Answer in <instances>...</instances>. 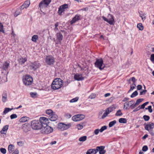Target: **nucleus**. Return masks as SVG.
<instances>
[{
	"instance_id": "412c9836",
	"label": "nucleus",
	"mask_w": 154,
	"mask_h": 154,
	"mask_svg": "<svg viewBox=\"0 0 154 154\" xmlns=\"http://www.w3.org/2000/svg\"><path fill=\"white\" fill-rule=\"evenodd\" d=\"M22 107V106H18L17 107L15 108H6L5 109L4 112L3 113L4 114H6L8 112L13 110L14 109H17Z\"/></svg>"
},
{
	"instance_id": "5fc2aeb1",
	"label": "nucleus",
	"mask_w": 154,
	"mask_h": 154,
	"mask_svg": "<svg viewBox=\"0 0 154 154\" xmlns=\"http://www.w3.org/2000/svg\"><path fill=\"white\" fill-rule=\"evenodd\" d=\"M148 148L147 146H144L142 148V150L143 151L146 152L148 150Z\"/></svg>"
},
{
	"instance_id": "b1692460",
	"label": "nucleus",
	"mask_w": 154,
	"mask_h": 154,
	"mask_svg": "<svg viewBox=\"0 0 154 154\" xmlns=\"http://www.w3.org/2000/svg\"><path fill=\"white\" fill-rule=\"evenodd\" d=\"M10 66V63L8 62H5L3 64L2 68L3 70H7Z\"/></svg>"
},
{
	"instance_id": "8fccbe9b",
	"label": "nucleus",
	"mask_w": 154,
	"mask_h": 154,
	"mask_svg": "<svg viewBox=\"0 0 154 154\" xmlns=\"http://www.w3.org/2000/svg\"><path fill=\"white\" fill-rule=\"evenodd\" d=\"M143 119L145 121H148L150 118L148 116L144 115L143 116Z\"/></svg>"
},
{
	"instance_id": "dca6fc26",
	"label": "nucleus",
	"mask_w": 154,
	"mask_h": 154,
	"mask_svg": "<svg viewBox=\"0 0 154 154\" xmlns=\"http://www.w3.org/2000/svg\"><path fill=\"white\" fill-rule=\"evenodd\" d=\"M22 128L24 132H27L30 129V125L28 123H26L22 125Z\"/></svg>"
},
{
	"instance_id": "7ed1b4c3",
	"label": "nucleus",
	"mask_w": 154,
	"mask_h": 154,
	"mask_svg": "<svg viewBox=\"0 0 154 154\" xmlns=\"http://www.w3.org/2000/svg\"><path fill=\"white\" fill-rule=\"evenodd\" d=\"M94 65L96 67L99 68L100 70L103 69L105 67V64L103 63V60L102 58H97Z\"/></svg>"
},
{
	"instance_id": "69168bd1",
	"label": "nucleus",
	"mask_w": 154,
	"mask_h": 154,
	"mask_svg": "<svg viewBox=\"0 0 154 154\" xmlns=\"http://www.w3.org/2000/svg\"><path fill=\"white\" fill-rule=\"evenodd\" d=\"M103 111H100V112H99V113L98 115V117L99 118H100V117L101 116L102 114Z\"/></svg>"
},
{
	"instance_id": "423d86ee",
	"label": "nucleus",
	"mask_w": 154,
	"mask_h": 154,
	"mask_svg": "<svg viewBox=\"0 0 154 154\" xmlns=\"http://www.w3.org/2000/svg\"><path fill=\"white\" fill-rule=\"evenodd\" d=\"M71 126L70 123L68 124H65L62 123H59L58 124L57 128L59 130L63 131L67 129Z\"/></svg>"
},
{
	"instance_id": "4be33fe9",
	"label": "nucleus",
	"mask_w": 154,
	"mask_h": 154,
	"mask_svg": "<svg viewBox=\"0 0 154 154\" xmlns=\"http://www.w3.org/2000/svg\"><path fill=\"white\" fill-rule=\"evenodd\" d=\"M8 128V125H6L4 126L2 130L0 131V133L1 134H6L7 130Z\"/></svg>"
},
{
	"instance_id": "ea45409f",
	"label": "nucleus",
	"mask_w": 154,
	"mask_h": 154,
	"mask_svg": "<svg viewBox=\"0 0 154 154\" xmlns=\"http://www.w3.org/2000/svg\"><path fill=\"white\" fill-rule=\"evenodd\" d=\"M137 27L140 30H142L143 29V26L142 25V24L141 23H139L137 24Z\"/></svg>"
},
{
	"instance_id": "0eeeda50",
	"label": "nucleus",
	"mask_w": 154,
	"mask_h": 154,
	"mask_svg": "<svg viewBox=\"0 0 154 154\" xmlns=\"http://www.w3.org/2000/svg\"><path fill=\"white\" fill-rule=\"evenodd\" d=\"M103 19L105 21L108 23L110 25L114 24V17L112 15L109 14L108 16V19L104 16L102 17Z\"/></svg>"
},
{
	"instance_id": "58836bf2",
	"label": "nucleus",
	"mask_w": 154,
	"mask_h": 154,
	"mask_svg": "<svg viewBox=\"0 0 154 154\" xmlns=\"http://www.w3.org/2000/svg\"><path fill=\"white\" fill-rule=\"evenodd\" d=\"M87 137L86 136H83L80 137L79 139V141H80L83 142L87 140Z\"/></svg>"
},
{
	"instance_id": "603ef678",
	"label": "nucleus",
	"mask_w": 154,
	"mask_h": 154,
	"mask_svg": "<svg viewBox=\"0 0 154 154\" xmlns=\"http://www.w3.org/2000/svg\"><path fill=\"white\" fill-rule=\"evenodd\" d=\"M0 150L1 152L2 153L4 154L6 153V150L4 148H1L0 149Z\"/></svg>"
},
{
	"instance_id": "393cba45",
	"label": "nucleus",
	"mask_w": 154,
	"mask_h": 154,
	"mask_svg": "<svg viewBox=\"0 0 154 154\" xmlns=\"http://www.w3.org/2000/svg\"><path fill=\"white\" fill-rule=\"evenodd\" d=\"M57 115L53 114L49 116V119L51 121H54L57 119Z\"/></svg>"
},
{
	"instance_id": "a211bd4d",
	"label": "nucleus",
	"mask_w": 154,
	"mask_h": 154,
	"mask_svg": "<svg viewBox=\"0 0 154 154\" xmlns=\"http://www.w3.org/2000/svg\"><path fill=\"white\" fill-rule=\"evenodd\" d=\"M81 16L80 15H76L70 21V24H72L75 23L76 21L80 19Z\"/></svg>"
},
{
	"instance_id": "4d7b16f0",
	"label": "nucleus",
	"mask_w": 154,
	"mask_h": 154,
	"mask_svg": "<svg viewBox=\"0 0 154 154\" xmlns=\"http://www.w3.org/2000/svg\"><path fill=\"white\" fill-rule=\"evenodd\" d=\"M131 108L132 109L134 108V106H126V107L125 106H124V109H125L126 110H128V109H129Z\"/></svg>"
},
{
	"instance_id": "052dcab7",
	"label": "nucleus",
	"mask_w": 154,
	"mask_h": 154,
	"mask_svg": "<svg viewBox=\"0 0 154 154\" xmlns=\"http://www.w3.org/2000/svg\"><path fill=\"white\" fill-rule=\"evenodd\" d=\"M99 129H95L94 131V133L95 135H97L99 132Z\"/></svg>"
},
{
	"instance_id": "680f3d73",
	"label": "nucleus",
	"mask_w": 154,
	"mask_h": 154,
	"mask_svg": "<svg viewBox=\"0 0 154 154\" xmlns=\"http://www.w3.org/2000/svg\"><path fill=\"white\" fill-rule=\"evenodd\" d=\"M17 145L20 146H22L23 145L24 143L23 142H17Z\"/></svg>"
},
{
	"instance_id": "a878e982",
	"label": "nucleus",
	"mask_w": 154,
	"mask_h": 154,
	"mask_svg": "<svg viewBox=\"0 0 154 154\" xmlns=\"http://www.w3.org/2000/svg\"><path fill=\"white\" fill-rule=\"evenodd\" d=\"M56 36L57 39L59 42H61L63 38V36L61 33L60 32L57 33Z\"/></svg>"
},
{
	"instance_id": "473e14b6",
	"label": "nucleus",
	"mask_w": 154,
	"mask_h": 154,
	"mask_svg": "<svg viewBox=\"0 0 154 154\" xmlns=\"http://www.w3.org/2000/svg\"><path fill=\"white\" fill-rule=\"evenodd\" d=\"M30 94L31 97L33 98H36L38 97V94L36 92H31Z\"/></svg>"
},
{
	"instance_id": "09e8293b",
	"label": "nucleus",
	"mask_w": 154,
	"mask_h": 154,
	"mask_svg": "<svg viewBox=\"0 0 154 154\" xmlns=\"http://www.w3.org/2000/svg\"><path fill=\"white\" fill-rule=\"evenodd\" d=\"M79 99V98L78 97H76L73 99H72L70 101V103H73L76 102L78 101Z\"/></svg>"
},
{
	"instance_id": "9b49d317",
	"label": "nucleus",
	"mask_w": 154,
	"mask_h": 154,
	"mask_svg": "<svg viewBox=\"0 0 154 154\" xmlns=\"http://www.w3.org/2000/svg\"><path fill=\"white\" fill-rule=\"evenodd\" d=\"M85 118V116L82 114H77L72 117V120L74 121H78L82 120Z\"/></svg>"
},
{
	"instance_id": "c9c22d12",
	"label": "nucleus",
	"mask_w": 154,
	"mask_h": 154,
	"mask_svg": "<svg viewBox=\"0 0 154 154\" xmlns=\"http://www.w3.org/2000/svg\"><path fill=\"white\" fill-rule=\"evenodd\" d=\"M119 121L120 123H126L127 121L126 119L125 118H121L119 119Z\"/></svg>"
},
{
	"instance_id": "9d476101",
	"label": "nucleus",
	"mask_w": 154,
	"mask_h": 154,
	"mask_svg": "<svg viewBox=\"0 0 154 154\" xmlns=\"http://www.w3.org/2000/svg\"><path fill=\"white\" fill-rule=\"evenodd\" d=\"M51 0H43L39 4V6L40 8L47 7L51 2Z\"/></svg>"
},
{
	"instance_id": "37998d69",
	"label": "nucleus",
	"mask_w": 154,
	"mask_h": 154,
	"mask_svg": "<svg viewBox=\"0 0 154 154\" xmlns=\"http://www.w3.org/2000/svg\"><path fill=\"white\" fill-rule=\"evenodd\" d=\"M138 92L137 91H134L131 95V97L133 98L137 96L138 95Z\"/></svg>"
},
{
	"instance_id": "ddd939ff",
	"label": "nucleus",
	"mask_w": 154,
	"mask_h": 154,
	"mask_svg": "<svg viewBox=\"0 0 154 154\" xmlns=\"http://www.w3.org/2000/svg\"><path fill=\"white\" fill-rule=\"evenodd\" d=\"M115 108H114L113 107L111 106H110L108 108L105 110V112L101 116V119H103L110 112L112 111Z\"/></svg>"
},
{
	"instance_id": "c85d7f7f",
	"label": "nucleus",
	"mask_w": 154,
	"mask_h": 154,
	"mask_svg": "<svg viewBox=\"0 0 154 154\" xmlns=\"http://www.w3.org/2000/svg\"><path fill=\"white\" fill-rule=\"evenodd\" d=\"M7 93L6 91H4L2 95V101L3 102H5L7 100Z\"/></svg>"
},
{
	"instance_id": "a18cd8bd",
	"label": "nucleus",
	"mask_w": 154,
	"mask_h": 154,
	"mask_svg": "<svg viewBox=\"0 0 154 154\" xmlns=\"http://www.w3.org/2000/svg\"><path fill=\"white\" fill-rule=\"evenodd\" d=\"M107 129V127L106 126H102L101 128L99 129V131L100 132H102L103 131L106 130Z\"/></svg>"
},
{
	"instance_id": "de8ad7c7",
	"label": "nucleus",
	"mask_w": 154,
	"mask_h": 154,
	"mask_svg": "<svg viewBox=\"0 0 154 154\" xmlns=\"http://www.w3.org/2000/svg\"><path fill=\"white\" fill-rule=\"evenodd\" d=\"M54 26H55V28L54 29V30L55 31H57L58 29L57 28V27L59 26V23L58 22H56L55 23Z\"/></svg>"
},
{
	"instance_id": "7c9ffc66",
	"label": "nucleus",
	"mask_w": 154,
	"mask_h": 154,
	"mask_svg": "<svg viewBox=\"0 0 154 154\" xmlns=\"http://www.w3.org/2000/svg\"><path fill=\"white\" fill-rule=\"evenodd\" d=\"M140 16L141 17L142 20L143 21L146 19L145 14L143 13L142 11H139Z\"/></svg>"
},
{
	"instance_id": "bb28decb",
	"label": "nucleus",
	"mask_w": 154,
	"mask_h": 154,
	"mask_svg": "<svg viewBox=\"0 0 154 154\" xmlns=\"http://www.w3.org/2000/svg\"><path fill=\"white\" fill-rule=\"evenodd\" d=\"M134 100L127 101L125 103L124 106H134Z\"/></svg>"
},
{
	"instance_id": "20e7f679",
	"label": "nucleus",
	"mask_w": 154,
	"mask_h": 154,
	"mask_svg": "<svg viewBox=\"0 0 154 154\" xmlns=\"http://www.w3.org/2000/svg\"><path fill=\"white\" fill-rule=\"evenodd\" d=\"M53 131V128L48 125L42 127L41 129V133L43 134H49L52 133Z\"/></svg>"
},
{
	"instance_id": "0e129e2a",
	"label": "nucleus",
	"mask_w": 154,
	"mask_h": 154,
	"mask_svg": "<svg viewBox=\"0 0 154 154\" xmlns=\"http://www.w3.org/2000/svg\"><path fill=\"white\" fill-rule=\"evenodd\" d=\"M137 90H140L142 88V86L141 85H138L137 87Z\"/></svg>"
},
{
	"instance_id": "6ab92c4d",
	"label": "nucleus",
	"mask_w": 154,
	"mask_h": 154,
	"mask_svg": "<svg viewBox=\"0 0 154 154\" xmlns=\"http://www.w3.org/2000/svg\"><path fill=\"white\" fill-rule=\"evenodd\" d=\"M74 78L75 80L79 81L83 80L84 77H82V74H76L75 75Z\"/></svg>"
},
{
	"instance_id": "3c124183",
	"label": "nucleus",
	"mask_w": 154,
	"mask_h": 154,
	"mask_svg": "<svg viewBox=\"0 0 154 154\" xmlns=\"http://www.w3.org/2000/svg\"><path fill=\"white\" fill-rule=\"evenodd\" d=\"M96 97V94H92L91 95H90L89 97V98L93 99H94Z\"/></svg>"
},
{
	"instance_id": "72a5a7b5",
	"label": "nucleus",
	"mask_w": 154,
	"mask_h": 154,
	"mask_svg": "<svg viewBox=\"0 0 154 154\" xmlns=\"http://www.w3.org/2000/svg\"><path fill=\"white\" fill-rule=\"evenodd\" d=\"M28 117H23L21 118L19 120L20 122H25L28 119Z\"/></svg>"
},
{
	"instance_id": "bf43d9fd",
	"label": "nucleus",
	"mask_w": 154,
	"mask_h": 154,
	"mask_svg": "<svg viewBox=\"0 0 154 154\" xmlns=\"http://www.w3.org/2000/svg\"><path fill=\"white\" fill-rule=\"evenodd\" d=\"M146 91H147L146 90L141 91L140 92V95H142L143 94H145L146 93Z\"/></svg>"
},
{
	"instance_id": "2f4dec72",
	"label": "nucleus",
	"mask_w": 154,
	"mask_h": 154,
	"mask_svg": "<svg viewBox=\"0 0 154 154\" xmlns=\"http://www.w3.org/2000/svg\"><path fill=\"white\" fill-rule=\"evenodd\" d=\"M14 146L12 144L9 145L8 149L10 153H11L14 150Z\"/></svg>"
},
{
	"instance_id": "79ce46f5",
	"label": "nucleus",
	"mask_w": 154,
	"mask_h": 154,
	"mask_svg": "<svg viewBox=\"0 0 154 154\" xmlns=\"http://www.w3.org/2000/svg\"><path fill=\"white\" fill-rule=\"evenodd\" d=\"M46 113L49 115L50 116H51L52 115L54 114V113L53 112V111L51 109H48L46 111Z\"/></svg>"
},
{
	"instance_id": "f257e3e1",
	"label": "nucleus",
	"mask_w": 154,
	"mask_h": 154,
	"mask_svg": "<svg viewBox=\"0 0 154 154\" xmlns=\"http://www.w3.org/2000/svg\"><path fill=\"white\" fill-rule=\"evenodd\" d=\"M63 84V81L61 79H56L53 81L51 85V87L54 90L58 89L61 87Z\"/></svg>"
},
{
	"instance_id": "4c0bfd02",
	"label": "nucleus",
	"mask_w": 154,
	"mask_h": 154,
	"mask_svg": "<svg viewBox=\"0 0 154 154\" xmlns=\"http://www.w3.org/2000/svg\"><path fill=\"white\" fill-rule=\"evenodd\" d=\"M122 115L123 113L120 109L118 110L115 114V116H122Z\"/></svg>"
},
{
	"instance_id": "39448f33",
	"label": "nucleus",
	"mask_w": 154,
	"mask_h": 154,
	"mask_svg": "<svg viewBox=\"0 0 154 154\" xmlns=\"http://www.w3.org/2000/svg\"><path fill=\"white\" fill-rule=\"evenodd\" d=\"M38 120H33L31 122V126L32 128L35 130L41 129L42 127Z\"/></svg>"
},
{
	"instance_id": "6e6d98bb",
	"label": "nucleus",
	"mask_w": 154,
	"mask_h": 154,
	"mask_svg": "<svg viewBox=\"0 0 154 154\" xmlns=\"http://www.w3.org/2000/svg\"><path fill=\"white\" fill-rule=\"evenodd\" d=\"M17 117V116L16 114H13L10 116V118L11 119L16 118Z\"/></svg>"
},
{
	"instance_id": "f03ea898",
	"label": "nucleus",
	"mask_w": 154,
	"mask_h": 154,
	"mask_svg": "<svg viewBox=\"0 0 154 154\" xmlns=\"http://www.w3.org/2000/svg\"><path fill=\"white\" fill-rule=\"evenodd\" d=\"M23 81L24 84L26 86L31 85L33 82L32 77L29 75H26L23 77Z\"/></svg>"
},
{
	"instance_id": "cd10ccee",
	"label": "nucleus",
	"mask_w": 154,
	"mask_h": 154,
	"mask_svg": "<svg viewBox=\"0 0 154 154\" xmlns=\"http://www.w3.org/2000/svg\"><path fill=\"white\" fill-rule=\"evenodd\" d=\"M85 126L84 123L83 122H81L80 124H77L76 125V127L78 130H81Z\"/></svg>"
},
{
	"instance_id": "aec40b11",
	"label": "nucleus",
	"mask_w": 154,
	"mask_h": 154,
	"mask_svg": "<svg viewBox=\"0 0 154 154\" xmlns=\"http://www.w3.org/2000/svg\"><path fill=\"white\" fill-rule=\"evenodd\" d=\"M154 127V123L151 122L146 125L145 127L146 130L149 131V129H152Z\"/></svg>"
},
{
	"instance_id": "864d4df0",
	"label": "nucleus",
	"mask_w": 154,
	"mask_h": 154,
	"mask_svg": "<svg viewBox=\"0 0 154 154\" xmlns=\"http://www.w3.org/2000/svg\"><path fill=\"white\" fill-rule=\"evenodd\" d=\"M150 60L152 62L154 63V54H151Z\"/></svg>"
},
{
	"instance_id": "a19ab883",
	"label": "nucleus",
	"mask_w": 154,
	"mask_h": 154,
	"mask_svg": "<svg viewBox=\"0 0 154 154\" xmlns=\"http://www.w3.org/2000/svg\"><path fill=\"white\" fill-rule=\"evenodd\" d=\"M136 86V85L134 84L133 83L131 86H130V90H129V91L128 92V93H129L130 92H131V91H132L135 87Z\"/></svg>"
},
{
	"instance_id": "c03bdc74",
	"label": "nucleus",
	"mask_w": 154,
	"mask_h": 154,
	"mask_svg": "<svg viewBox=\"0 0 154 154\" xmlns=\"http://www.w3.org/2000/svg\"><path fill=\"white\" fill-rule=\"evenodd\" d=\"M116 123V120H114L110 122L109 124V127H111L113 126Z\"/></svg>"
},
{
	"instance_id": "6e6552de",
	"label": "nucleus",
	"mask_w": 154,
	"mask_h": 154,
	"mask_svg": "<svg viewBox=\"0 0 154 154\" xmlns=\"http://www.w3.org/2000/svg\"><path fill=\"white\" fill-rule=\"evenodd\" d=\"M45 60L47 64L49 65H53L55 62L54 58L51 55L47 56Z\"/></svg>"
},
{
	"instance_id": "13d9d810",
	"label": "nucleus",
	"mask_w": 154,
	"mask_h": 154,
	"mask_svg": "<svg viewBox=\"0 0 154 154\" xmlns=\"http://www.w3.org/2000/svg\"><path fill=\"white\" fill-rule=\"evenodd\" d=\"M71 115L69 113H66L65 114V116L67 118H70L71 117Z\"/></svg>"
},
{
	"instance_id": "5701e85b",
	"label": "nucleus",
	"mask_w": 154,
	"mask_h": 154,
	"mask_svg": "<svg viewBox=\"0 0 154 154\" xmlns=\"http://www.w3.org/2000/svg\"><path fill=\"white\" fill-rule=\"evenodd\" d=\"M97 149H90L87 152L86 154H96L97 153Z\"/></svg>"
},
{
	"instance_id": "c756f323",
	"label": "nucleus",
	"mask_w": 154,
	"mask_h": 154,
	"mask_svg": "<svg viewBox=\"0 0 154 154\" xmlns=\"http://www.w3.org/2000/svg\"><path fill=\"white\" fill-rule=\"evenodd\" d=\"M27 61V59L26 58H23L21 57L19 60V63L20 64H23Z\"/></svg>"
},
{
	"instance_id": "338daca9",
	"label": "nucleus",
	"mask_w": 154,
	"mask_h": 154,
	"mask_svg": "<svg viewBox=\"0 0 154 154\" xmlns=\"http://www.w3.org/2000/svg\"><path fill=\"white\" fill-rule=\"evenodd\" d=\"M131 81H132L133 83H134L135 82L136 79L134 77H132L131 78Z\"/></svg>"
},
{
	"instance_id": "4468645a",
	"label": "nucleus",
	"mask_w": 154,
	"mask_h": 154,
	"mask_svg": "<svg viewBox=\"0 0 154 154\" xmlns=\"http://www.w3.org/2000/svg\"><path fill=\"white\" fill-rule=\"evenodd\" d=\"M68 8L67 4H65L60 7L58 9V13L59 15H61L64 12L65 10Z\"/></svg>"
},
{
	"instance_id": "774afa93",
	"label": "nucleus",
	"mask_w": 154,
	"mask_h": 154,
	"mask_svg": "<svg viewBox=\"0 0 154 154\" xmlns=\"http://www.w3.org/2000/svg\"><path fill=\"white\" fill-rule=\"evenodd\" d=\"M151 107L152 106H148V110L150 112H151L152 111V110L151 108Z\"/></svg>"
},
{
	"instance_id": "49530a36",
	"label": "nucleus",
	"mask_w": 154,
	"mask_h": 154,
	"mask_svg": "<svg viewBox=\"0 0 154 154\" xmlns=\"http://www.w3.org/2000/svg\"><path fill=\"white\" fill-rule=\"evenodd\" d=\"M0 32H2L3 33L5 32L4 30L3 29V24L0 23Z\"/></svg>"
},
{
	"instance_id": "e433bc0d",
	"label": "nucleus",
	"mask_w": 154,
	"mask_h": 154,
	"mask_svg": "<svg viewBox=\"0 0 154 154\" xmlns=\"http://www.w3.org/2000/svg\"><path fill=\"white\" fill-rule=\"evenodd\" d=\"M143 100V99H137V100L136 103L134 105V106H136V105H138Z\"/></svg>"
},
{
	"instance_id": "f704fd0d",
	"label": "nucleus",
	"mask_w": 154,
	"mask_h": 154,
	"mask_svg": "<svg viewBox=\"0 0 154 154\" xmlns=\"http://www.w3.org/2000/svg\"><path fill=\"white\" fill-rule=\"evenodd\" d=\"M38 39V36L36 35H33L32 38V40L34 42H36L37 40Z\"/></svg>"
},
{
	"instance_id": "f3484780",
	"label": "nucleus",
	"mask_w": 154,
	"mask_h": 154,
	"mask_svg": "<svg viewBox=\"0 0 154 154\" xmlns=\"http://www.w3.org/2000/svg\"><path fill=\"white\" fill-rule=\"evenodd\" d=\"M30 4V2L29 1H26L20 7L21 10H23L24 8H27Z\"/></svg>"
},
{
	"instance_id": "1a4fd4ad",
	"label": "nucleus",
	"mask_w": 154,
	"mask_h": 154,
	"mask_svg": "<svg viewBox=\"0 0 154 154\" xmlns=\"http://www.w3.org/2000/svg\"><path fill=\"white\" fill-rule=\"evenodd\" d=\"M42 127H43L48 125L49 123V120L48 118L45 117H41L39 121Z\"/></svg>"
},
{
	"instance_id": "2eb2a0df",
	"label": "nucleus",
	"mask_w": 154,
	"mask_h": 154,
	"mask_svg": "<svg viewBox=\"0 0 154 154\" xmlns=\"http://www.w3.org/2000/svg\"><path fill=\"white\" fill-rule=\"evenodd\" d=\"M105 146H97L96 147L97 152H99L100 154H104L106 152V151L104 150Z\"/></svg>"
},
{
	"instance_id": "e2e57ef3",
	"label": "nucleus",
	"mask_w": 154,
	"mask_h": 154,
	"mask_svg": "<svg viewBox=\"0 0 154 154\" xmlns=\"http://www.w3.org/2000/svg\"><path fill=\"white\" fill-rule=\"evenodd\" d=\"M12 154H19V151L17 149H16Z\"/></svg>"
},
{
	"instance_id": "f8f14e48",
	"label": "nucleus",
	"mask_w": 154,
	"mask_h": 154,
	"mask_svg": "<svg viewBox=\"0 0 154 154\" xmlns=\"http://www.w3.org/2000/svg\"><path fill=\"white\" fill-rule=\"evenodd\" d=\"M41 66L40 63L38 61H35L31 62L30 64L31 68L33 70H35L39 68Z\"/></svg>"
}]
</instances>
